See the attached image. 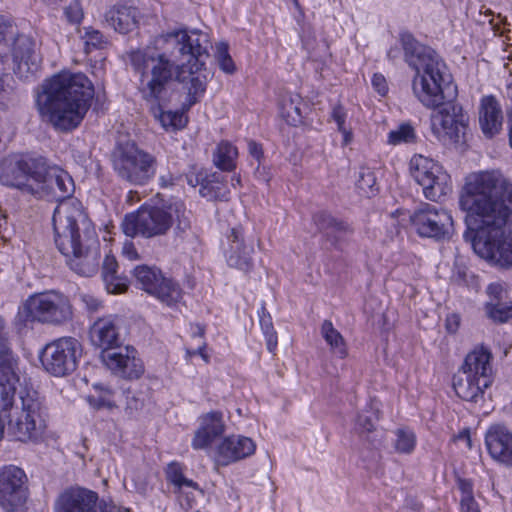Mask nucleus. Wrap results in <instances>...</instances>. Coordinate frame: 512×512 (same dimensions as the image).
Listing matches in <instances>:
<instances>
[{
	"label": "nucleus",
	"mask_w": 512,
	"mask_h": 512,
	"mask_svg": "<svg viewBox=\"0 0 512 512\" xmlns=\"http://www.w3.org/2000/svg\"><path fill=\"white\" fill-rule=\"evenodd\" d=\"M466 221L476 229L472 247L481 258L512 267V182L498 170L472 172L459 196Z\"/></svg>",
	"instance_id": "nucleus-1"
},
{
	"label": "nucleus",
	"mask_w": 512,
	"mask_h": 512,
	"mask_svg": "<svg viewBox=\"0 0 512 512\" xmlns=\"http://www.w3.org/2000/svg\"><path fill=\"white\" fill-rule=\"evenodd\" d=\"M210 47L207 33L178 30L159 36L153 46L132 51L129 58L139 77V91L143 99L152 103L162 99L174 74L187 68L189 106L195 104L206 90L209 73L200 70Z\"/></svg>",
	"instance_id": "nucleus-2"
},
{
	"label": "nucleus",
	"mask_w": 512,
	"mask_h": 512,
	"mask_svg": "<svg viewBox=\"0 0 512 512\" xmlns=\"http://www.w3.org/2000/svg\"><path fill=\"white\" fill-rule=\"evenodd\" d=\"M405 60L416 72L413 92L431 114L432 131L456 148L463 149L468 141L469 116L451 98L456 87L448 80L446 65L431 48L420 44L410 34L402 35Z\"/></svg>",
	"instance_id": "nucleus-3"
},
{
	"label": "nucleus",
	"mask_w": 512,
	"mask_h": 512,
	"mask_svg": "<svg viewBox=\"0 0 512 512\" xmlns=\"http://www.w3.org/2000/svg\"><path fill=\"white\" fill-rule=\"evenodd\" d=\"M93 95L92 83L84 74L63 72L45 82L37 104L56 128L70 130L83 120Z\"/></svg>",
	"instance_id": "nucleus-4"
},
{
	"label": "nucleus",
	"mask_w": 512,
	"mask_h": 512,
	"mask_svg": "<svg viewBox=\"0 0 512 512\" xmlns=\"http://www.w3.org/2000/svg\"><path fill=\"white\" fill-rule=\"evenodd\" d=\"M0 173L1 184L21 191L36 194L47 190L57 200L72 196L74 182L72 177L57 166H48L46 162H5Z\"/></svg>",
	"instance_id": "nucleus-5"
},
{
	"label": "nucleus",
	"mask_w": 512,
	"mask_h": 512,
	"mask_svg": "<svg viewBox=\"0 0 512 512\" xmlns=\"http://www.w3.org/2000/svg\"><path fill=\"white\" fill-rule=\"evenodd\" d=\"M185 204L180 200L171 201L162 206L142 205L136 212L125 215L121 229L131 238L142 236L153 238L165 235L177 221V227L185 230L189 227Z\"/></svg>",
	"instance_id": "nucleus-6"
},
{
	"label": "nucleus",
	"mask_w": 512,
	"mask_h": 512,
	"mask_svg": "<svg viewBox=\"0 0 512 512\" xmlns=\"http://www.w3.org/2000/svg\"><path fill=\"white\" fill-rule=\"evenodd\" d=\"M2 416L3 419L8 418V433L21 442L39 440L47 426V410L43 399L32 388L20 390L18 403L12 397V403L2 412Z\"/></svg>",
	"instance_id": "nucleus-7"
},
{
	"label": "nucleus",
	"mask_w": 512,
	"mask_h": 512,
	"mask_svg": "<svg viewBox=\"0 0 512 512\" xmlns=\"http://www.w3.org/2000/svg\"><path fill=\"white\" fill-rule=\"evenodd\" d=\"M52 222L56 247L64 256L83 247L85 229L93 227L79 208L69 204H60L55 209Z\"/></svg>",
	"instance_id": "nucleus-8"
},
{
	"label": "nucleus",
	"mask_w": 512,
	"mask_h": 512,
	"mask_svg": "<svg viewBox=\"0 0 512 512\" xmlns=\"http://www.w3.org/2000/svg\"><path fill=\"white\" fill-rule=\"evenodd\" d=\"M25 309L31 321L42 324L59 326L69 322L73 317V309L68 297L55 290L29 296Z\"/></svg>",
	"instance_id": "nucleus-9"
},
{
	"label": "nucleus",
	"mask_w": 512,
	"mask_h": 512,
	"mask_svg": "<svg viewBox=\"0 0 512 512\" xmlns=\"http://www.w3.org/2000/svg\"><path fill=\"white\" fill-rule=\"evenodd\" d=\"M81 354L82 346L76 338L61 337L42 349L40 360L46 372L63 377L76 370Z\"/></svg>",
	"instance_id": "nucleus-10"
},
{
	"label": "nucleus",
	"mask_w": 512,
	"mask_h": 512,
	"mask_svg": "<svg viewBox=\"0 0 512 512\" xmlns=\"http://www.w3.org/2000/svg\"><path fill=\"white\" fill-rule=\"evenodd\" d=\"M53 512H130V510L113 503L99 502L97 492L76 485L65 488L56 496Z\"/></svg>",
	"instance_id": "nucleus-11"
},
{
	"label": "nucleus",
	"mask_w": 512,
	"mask_h": 512,
	"mask_svg": "<svg viewBox=\"0 0 512 512\" xmlns=\"http://www.w3.org/2000/svg\"><path fill=\"white\" fill-rule=\"evenodd\" d=\"M410 222L419 236L438 241L448 239L453 232L451 214L430 203H421L410 215Z\"/></svg>",
	"instance_id": "nucleus-12"
},
{
	"label": "nucleus",
	"mask_w": 512,
	"mask_h": 512,
	"mask_svg": "<svg viewBox=\"0 0 512 512\" xmlns=\"http://www.w3.org/2000/svg\"><path fill=\"white\" fill-rule=\"evenodd\" d=\"M27 476L16 466L0 469V507L6 512H15L24 506L28 499Z\"/></svg>",
	"instance_id": "nucleus-13"
},
{
	"label": "nucleus",
	"mask_w": 512,
	"mask_h": 512,
	"mask_svg": "<svg viewBox=\"0 0 512 512\" xmlns=\"http://www.w3.org/2000/svg\"><path fill=\"white\" fill-rule=\"evenodd\" d=\"M19 383L18 357L11 348L10 331L6 321L0 316V395L7 403L10 395Z\"/></svg>",
	"instance_id": "nucleus-14"
},
{
	"label": "nucleus",
	"mask_w": 512,
	"mask_h": 512,
	"mask_svg": "<svg viewBox=\"0 0 512 512\" xmlns=\"http://www.w3.org/2000/svg\"><path fill=\"white\" fill-rule=\"evenodd\" d=\"M67 264L79 275L90 277L97 273L100 261V243L94 227H87L84 232L83 247L75 254L65 256Z\"/></svg>",
	"instance_id": "nucleus-15"
},
{
	"label": "nucleus",
	"mask_w": 512,
	"mask_h": 512,
	"mask_svg": "<svg viewBox=\"0 0 512 512\" xmlns=\"http://www.w3.org/2000/svg\"><path fill=\"white\" fill-rule=\"evenodd\" d=\"M102 361L116 376L124 379H138L144 373V365L137 351L131 346L107 350L101 354Z\"/></svg>",
	"instance_id": "nucleus-16"
},
{
	"label": "nucleus",
	"mask_w": 512,
	"mask_h": 512,
	"mask_svg": "<svg viewBox=\"0 0 512 512\" xmlns=\"http://www.w3.org/2000/svg\"><path fill=\"white\" fill-rule=\"evenodd\" d=\"M256 444L243 435H231L222 439L215 447L214 463L216 466H228L250 457L255 453Z\"/></svg>",
	"instance_id": "nucleus-17"
},
{
	"label": "nucleus",
	"mask_w": 512,
	"mask_h": 512,
	"mask_svg": "<svg viewBox=\"0 0 512 512\" xmlns=\"http://www.w3.org/2000/svg\"><path fill=\"white\" fill-rule=\"evenodd\" d=\"M485 445L492 459L512 466V431L506 426L496 424L489 427L485 434Z\"/></svg>",
	"instance_id": "nucleus-18"
},
{
	"label": "nucleus",
	"mask_w": 512,
	"mask_h": 512,
	"mask_svg": "<svg viewBox=\"0 0 512 512\" xmlns=\"http://www.w3.org/2000/svg\"><path fill=\"white\" fill-rule=\"evenodd\" d=\"M120 323L121 319L116 316H108L96 320L90 329L92 344L102 349V352L118 348L122 342Z\"/></svg>",
	"instance_id": "nucleus-19"
},
{
	"label": "nucleus",
	"mask_w": 512,
	"mask_h": 512,
	"mask_svg": "<svg viewBox=\"0 0 512 512\" xmlns=\"http://www.w3.org/2000/svg\"><path fill=\"white\" fill-rule=\"evenodd\" d=\"M415 181L423 187L426 198L435 196L434 188L441 190L447 184L449 175L444 171L439 162H420L415 167H410Z\"/></svg>",
	"instance_id": "nucleus-20"
},
{
	"label": "nucleus",
	"mask_w": 512,
	"mask_h": 512,
	"mask_svg": "<svg viewBox=\"0 0 512 512\" xmlns=\"http://www.w3.org/2000/svg\"><path fill=\"white\" fill-rule=\"evenodd\" d=\"M228 243L229 247L226 250L228 265L243 272L250 271L253 266L251 254L254 250L251 244L246 243L242 227L231 229Z\"/></svg>",
	"instance_id": "nucleus-21"
},
{
	"label": "nucleus",
	"mask_w": 512,
	"mask_h": 512,
	"mask_svg": "<svg viewBox=\"0 0 512 512\" xmlns=\"http://www.w3.org/2000/svg\"><path fill=\"white\" fill-rule=\"evenodd\" d=\"M313 221L319 231L324 233L326 240L336 249H340L342 243L354 233L350 223L337 219L325 211L314 214Z\"/></svg>",
	"instance_id": "nucleus-22"
},
{
	"label": "nucleus",
	"mask_w": 512,
	"mask_h": 512,
	"mask_svg": "<svg viewBox=\"0 0 512 512\" xmlns=\"http://www.w3.org/2000/svg\"><path fill=\"white\" fill-rule=\"evenodd\" d=\"M187 183L191 187L200 186L199 194L209 201H225L229 194L228 188L219 179L216 172L208 175L204 171L189 172L185 174Z\"/></svg>",
	"instance_id": "nucleus-23"
},
{
	"label": "nucleus",
	"mask_w": 512,
	"mask_h": 512,
	"mask_svg": "<svg viewBox=\"0 0 512 512\" xmlns=\"http://www.w3.org/2000/svg\"><path fill=\"white\" fill-rule=\"evenodd\" d=\"M489 301L486 303V313L495 322L504 323L512 318V300L508 291L500 283H492L487 288Z\"/></svg>",
	"instance_id": "nucleus-24"
},
{
	"label": "nucleus",
	"mask_w": 512,
	"mask_h": 512,
	"mask_svg": "<svg viewBox=\"0 0 512 512\" xmlns=\"http://www.w3.org/2000/svg\"><path fill=\"white\" fill-rule=\"evenodd\" d=\"M503 113L498 101L493 96L482 98L479 106V125L487 138H493L502 129Z\"/></svg>",
	"instance_id": "nucleus-25"
},
{
	"label": "nucleus",
	"mask_w": 512,
	"mask_h": 512,
	"mask_svg": "<svg viewBox=\"0 0 512 512\" xmlns=\"http://www.w3.org/2000/svg\"><path fill=\"white\" fill-rule=\"evenodd\" d=\"M492 383H485L481 377L458 371L453 378V388L458 397L465 401L477 403L483 399L484 391Z\"/></svg>",
	"instance_id": "nucleus-26"
},
{
	"label": "nucleus",
	"mask_w": 512,
	"mask_h": 512,
	"mask_svg": "<svg viewBox=\"0 0 512 512\" xmlns=\"http://www.w3.org/2000/svg\"><path fill=\"white\" fill-rule=\"evenodd\" d=\"M492 355L483 347L470 352L459 371L473 374L485 383H492Z\"/></svg>",
	"instance_id": "nucleus-27"
},
{
	"label": "nucleus",
	"mask_w": 512,
	"mask_h": 512,
	"mask_svg": "<svg viewBox=\"0 0 512 512\" xmlns=\"http://www.w3.org/2000/svg\"><path fill=\"white\" fill-rule=\"evenodd\" d=\"M140 17L139 9L128 5L113 7L107 13L108 23L122 34L133 31L138 26Z\"/></svg>",
	"instance_id": "nucleus-28"
},
{
	"label": "nucleus",
	"mask_w": 512,
	"mask_h": 512,
	"mask_svg": "<svg viewBox=\"0 0 512 512\" xmlns=\"http://www.w3.org/2000/svg\"><path fill=\"white\" fill-rule=\"evenodd\" d=\"M118 175L136 185L145 184L155 173L153 162H113Z\"/></svg>",
	"instance_id": "nucleus-29"
},
{
	"label": "nucleus",
	"mask_w": 512,
	"mask_h": 512,
	"mask_svg": "<svg viewBox=\"0 0 512 512\" xmlns=\"http://www.w3.org/2000/svg\"><path fill=\"white\" fill-rule=\"evenodd\" d=\"M118 263L113 255H106L102 265V277L109 293H123L128 288V280L117 274Z\"/></svg>",
	"instance_id": "nucleus-30"
},
{
	"label": "nucleus",
	"mask_w": 512,
	"mask_h": 512,
	"mask_svg": "<svg viewBox=\"0 0 512 512\" xmlns=\"http://www.w3.org/2000/svg\"><path fill=\"white\" fill-rule=\"evenodd\" d=\"M183 471L184 467L182 466V464L178 462L169 463L165 470L166 480L173 485L174 493H186L187 499L189 500L190 492L186 490H198L199 486L193 480L186 478L183 474Z\"/></svg>",
	"instance_id": "nucleus-31"
},
{
	"label": "nucleus",
	"mask_w": 512,
	"mask_h": 512,
	"mask_svg": "<svg viewBox=\"0 0 512 512\" xmlns=\"http://www.w3.org/2000/svg\"><path fill=\"white\" fill-rule=\"evenodd\" d=\"M134 276L137 282L141 285V288L150 295H153L157 286L164 277L159 269L147 265L135 267Z\"/></svg>",
	"instance_id": "nucleus-32"
},
{
	"label": "nucleus",
	"mask_w": 512,
	"mask_h": 512,
	"mask_svg": "<svg viewBox=\"0 0 512 512\" xmlns=\"http://www.w3.org/2000/svg\"><path fill=\"white\" fill-rule=\"evenodd\" d=\"M153 296L167 306H174L182 299V289L173 279L163 277Z\"/></svg>",
	"instance_id": "nucleus-33"
},
{
	"label": "nucleus",
	"mask_w": 512,
	"mask_h": 512,
	"mask_svg": "<svg viewBox=\"0 0 512 512\" xmlns=\"http://www.w3.org/2000/svg\"><path fill=\"white\" fill-rule=\"evenodd\" d=\"M321 335L330 346L331 351L344 358L347 355L346 343L341 333L336 330L330 320H324L321 325Z\"/></svg>",
	"instance_id": "nucleus-34"
},
{
	"label": "nucleus",
	"mask_w": 512,
	"mask_h": 512,
	"mask_svg": "<svg viewBox=\"0 0 512 512\" xmlns=\"http://www.w3.org/2000/svg\"><path fill=\"white\" fill-rule=\"evenodd\" d=\"M163 99L164 97L154 103L148 102L150 104V109L154 117L156 119H159L163 127H172L175 129L181 128L185 124L184 115L178 112L163 111Z\"/></svg>",
	"instance_id": "nucleus-35"
},
{
	"label": "nucleus",
	"mask_w": 512,
	"mask_h": 512,
	"mask_svg": "<svg viewBox=\"0 0 512 512\" xmlns=\"http://www.w3.org/2000/svg\"><path fill=\"white\" fill-rule=\"evenodd\" d=\"M301 97L297 94H290L283 97L280 110L282 117L291 125H297L301 122Z\"/></svg>",
	"instance_id": "nucleus-36"
},
{
	"label": "nucleus",
	"mask_w": 512,
	"mask_h": 512,
	"mask_svg": "<svg viewBox=\"0 0 512 512\" xmlns=\"http://www.w3.org/2000/svg\"><path fill=\"white\" fill-rule=\"evenodd\" d=\"M93 388L97 394L88 396V402L91 406L97 409H112L116 407L113 399L114 391L109 386L102 383H96L93 385Z\"/></svg>",
	"instance_id": "nucleus-37"
},
{
	"label": "nucleus",
	"mask_w": 512,
	"mask_h": 512,
	"mask_svg": "<svg viewBox=\"0 0 512 512\" xmlns=\"http://www.w3.org/2000/svg\"><path fill=\"white\" fill-rule=\"evenodd\" d=\"M416 140L414 127L409 123H402L388 134V143L399 145L402 143H413Z\"/></svg>",
	"instance_id": "nucleus-38"
},
{
	"label": "nucleus",
	"mask_w": 512,
	"mask_h": 512,
	"mask_svg": "<svg viewBox=\"0 0 512 512\" xmlns=\"http://www.w3.org/2000/svg\"><path fill=\"white\" fill-rule=\"evenodd\" d=\"M145 157L132 141L119 143L113 152L114 160H144Z\"/></svg>",
	"instance_id": "nucleus-39"
},
{
	"label": "nucleus",
	"mask_w": 512,
	"mask_h": 512,
	"mask_svg": "<svg viewBox=\"0 0 512 512\" xmlns=\"http://www.w3.org/2000/svg\"><path fill=\"white\" fill-rule=\"evenodd\" d=\"M395 435L396 439L394 447L396 451L399 453L410 454L415 448V434L411 430L401 428L396 430Z\"/></svg>",
	"instance_id": "nucleus-40"
},
{
	"label": "nucleus",
	"mask_w": 512,
	"mask_h": 512,
	"mask_svg": "<svg viewBox=\"0 0 512 512\" xmlns=\"http://www.w3.org/2000/svg\"><path fill=\"white\" fill-rule=\"evenodd\" d=\"M84 44V50L88 54L94 49L101 48L104 44L103 35L100 31L91 27H83L78 30Z\"/></svg>",
	"instance_id": "nucleus-41"
},
{
	"label": "nucleus",
	"mask_w": 512,
	"mask_h": 512,
	"mask_svg": "<svg viewBox=\"0 0 512 512\" xmlns=\"http://www.w3.org/2000/svg\"><path fill=\"white\" fill-rule=\"evenodd\" d=\"M378 420L377 411L367 410L357 416L355 423L356 431L361 435L370 434L375 430V421Z\"/></svg>",
	"instance_id": "nucleus-42"
},
{
	"label": "nucleus",
	"mask_w": 512,
	"mask_h": 512,
	"mask_svg": "<svg viewBox=\"0 0 512 512\" xmlns=\"http://www.w3.org/2000/svg\"><path fill=\"white\" fill-rule=\"evenodd\" d=\"M201 427L215 438L220 436L225 430L222 414L219 412L208 413L202 418Z\"/></svg>",
	"instance_id": "nucleus-43"
},
{
	"label": "nucleus",
	"mask_w": 512,
	"mask_h": 512,
	"mask_svg": "<svg viewBox=\"0 0 512 512\" xmlns=\"http://www.w3.org/2000/svg\"><path fill=\"white\" fill-rule=\"evenodd\" d=\"M40 67V57L31 49H26L24 53L21 54L20 60L18 63V69L20 72L25 70L27 73L34 74L38 71Z\"/></svg>",
	"instance_id": "nucleus-44"
},
{
	"label": "nucleus",
	"mask_w": 512,
	"mask_h": 512,
	"mask_svg": "<svg viewBox=\"0 0 512 512\" xmlns=\"http://www.w3.org/2000/svg\"><path fill=\"white\" fill-rule=\"evenodd\" d=\"M358 189L369 196L374 193V187L376 186V177L372 171L368 168L362 167L359 171L358 179L356 182Z\"/></svg>",
	"instance_id": "nucleus-45"
},
{
	"label": "nucleus",
	"mask_w": 512,
	"mask_h": 512,
	"mask_svg": "<svg viewBox=\"0 0 512 512\" xmlns=\"http://www.w3.org/2000/svg\"><path fill=\"white\" fill-rule=\"evenodd\" d=\"M217 59L221 70L227 74H232L235 72L236 67L228 54V45L225 43H219L217 45Z\"/></svg>",
	"instance_id": "nucleus-46"
},
{
	"label": "nucleus",
	"mask_w": 512,
	"mask_h": 512,
	"mask_svg": "<svg viewBox=\"0 0 512 512\" xmlns=\"http://www.w3.org/2000/svg\"><path fill=\"white\" fill-rule=\"evenodd\" d=\"M261 329L266 338V345L269 352L273 353L277 347V334L274 331L273 324L271 322L270 316L261 317L260 319Z\"/></svg>",
	"instance_id": "nucleus-47"
},
{
	"label": "nucleus",
	"mask_w": 512,
	"mask_h": 512,
	"mask_svg": "<svg viewBox=\"0 0 512 512\" xmlns=\"http://www.w3.org/2000/svg\"><path fill=\"white\" fill-rule=\"evenodd\" d=\"M217 160H235L238 157L237 148L228 141L220 142L214 152Z\"/></svg>",
	"instance_id": "nucleus-48"
},
{
	"label": "nucleus",
	"mask_w": 512,
	"mask_h": 512,
	"mask_svg": "<svg viewBox=\"0 0 512 512\" xmlns=\"http://www.w3.org/2000/svg\"><path fill=\"white\" fill-rule=\"evenodd\" d=\"M215 439L209 432H207L204 428L200 427L194 435L192 440V447L194 449H204L207 448Z\"/></svg>",
	"instance_id": "nucleus-49"
},
{
	"label": "nucleus",
	"mask_w": 512,
	"mask_h": 512,
	"mask_svg": "<svg viewBox=\"0 0 512 512\" xmlns=\"http://www.w3.org/2000/svg\"><path fill=\"white\" fill-rule=\"evenodd\" d=\"M131 487L134 489L135 492L141 495H145L149 487V481L146 473H135L131 479Z\"/></svg>",
	"instance_id": "nucleus-50"
},
{
	"label": "nucleus",
	"mask_w": 512,
	"mask_h": 512,
	"mask_svg": "<svg viewBox=\"0 0 512 512\" xmlns=\"http://www.w3.org/2000/svg\"><path fill=\"white\" fill-rule=\"evenodd\" d=\"M65 15L71 23H79L83 17V12L78 3H72L65 9Z\"/></svg>",
	"instance_id": "nucleus-51"
},
{
	"label": "nucleus",
	"mask_w": 512,
	"mask_h": 512,
	"mask_svg": "<svg viewBox=\"0 0 512 512\" xmlns=\"http://www.w3.org/2000/svg\"><path fill=\"white\" fill-rule=\"evenodd\" d=\"M372 86L381 96H385L388 91L386 79L381 74H374L372 77Z\"/></svg>",
	"instance_id": "nucleus-52"
},
{
	"label": "nucleus",
	"mask_w": 512,
	"mask_h": 512,
	"mask_svg": "<svg viewBox=\"0 0 512 512\" xmlns=\"http://www.w3.org/2000/svg\"><path fill=\"white\" fill-rule=\"evenodd\" d=\"M127 405L126 410L129 412V414H133L135 411H138L143 406V401L137 397L136 395H131L130 392H128L127 395Z\"/></svg>",
	"instance_id": "nucleus-53"
},
{
	"label": "nucleus",
	"mask_w": 512,
	"mask_h": 512,
	"mask_svg": "<svg viewBox=\"0 0 512 512\" xmlns=\"http://www.w3.org/2000/svg\"><path fill=\"white\" fill-rule=\"evenodd\" d=\"M460 506L462 512H480L473 496L461 498Z\"/></svg>",
	"instance_id": "nucleus-54"
},
{
	"label": "nucleus",
	"mask_w": 512,
	"mask_h": 512,
	"mask_svg": "<svg viewBox=\"0 0 512 512\" xmlns=\"http://www.w3.org/2000/svg\"><path fill=\"white\" fill-rule=\"evenodd\" d=\"M183 177L178 172L169 171L167 174L160 176V183L162 187H168L174 185L176 181H179Z\"/></svg>",
	"instance_id": "nucleus-55"
},
{
	"label": "nucleus",
	"mask_w": 512,
	"mask_h": 512,
	"mask_svg": "<svg viewBox=\"0 0 512 512\" xmlns=\"http://www.w3.org/2000/svg\"><path fill=\"white\" fill-rule=\"evenodd\" d=\"M333 120L337 123L338 129H342L345 123L346 113L341 105H336L331 113Z\"/></svg>",
	"instance_id": "nucleus-56"
},
{
	"label": "nucleus",
	"mask_w": 512,
	"mask_h": 512,
	"mask_svg": "<svg viewBox=\"0 0 512 512\" xmlns=\"http://www.w3.org/2000/svg\"><path fill=\"white\" fill-rule=\"evenodd\" d=\"M122 254L129 260L139 259V254L131 241H125L122 247Z\"/></svg>",
	"instance_id": "nucleus-57"
},
{
	"label": "nucleus",
	"mask_w": 512,
	"mask_h": 512,
	"mask_svg": "<svg viewBox=\"0 0 512 512\" xmlns=\"http://www.w3.org/2000/svg\"><path fill=\"white\" fill-rule=\"evenodd\" d=\"M247 147H248L249 155L252 158L259 160L260 158L263 157V149L260 144L256 143L253 140H250V141H248Z\"/></svg>",
	"instance_id": "nucleus-58"
},
{
	"label": "nucleus",
	"mask_w": 512,
	"mask_h": 512,
	"mask_svg": "<svg viewBox=\"0 0 512 512\" xmlns=\"http://www.w3.org/2000/svg\"><path fill=\"white\" fill-rule=\"evenodd\" d=\"M81 300L90 311H97L100 307V301L88 294L81 295Z\"/></svg>",
	"instance_id": "nucleus-59"
},
{
	"label": "nucleus",
	"mask_w": 512,
	"mask_h": 512,
	"mask_svg": "<svg viewBox=\"0 0 512 512\" xmlns=\"http://www.w3.org/2000/svg\"><path fill=\"white\" fill-rule=\"evenodd\" d=\"M459 488L462 493L461 498H466L467 496H473L472 494V484L470 481L462 479L459 481Z\"/></svg>",
	"instance_id": "nucleus-60"
},
{
	"label": "nucleus",
	"mask_w": 512,
	"mask_h": 512,
	"mask_svg": "<svg viewBox=\"0 0 512 512\" xmlns=\"http://www.w3.org/2000/svg\"><path fill=\"white\" fill-rule=\"evenodd\" d=\"M455 440H463L466 442L467 444V447L469 449L472 448V440H471V436H470V431L468 429H464L462 431H460L456 436H455Z\"/></svg>",
	"instance_id": "nucleus-61"
},
{
	"label": "nucleus",
	"mask_w": 512,
	"mask_h": 512,
	"mask_svg": "<svg viewBox=\"0 0 512 512\" xmlns=\"http://www.w3.org/2000/svg\"><path fill=\"white\" fill-rule=\"evenodd\" d=\"M459 325V319L456 315L447 318L446 327L449 332H455Z\"/></svg>",
	"instance_id": "nucleus-62"
},
{
	"label": "nucleus",
	"mask_w": 512,
	"mask_h": 512,
	"mask_svg": "<svg viewBox=\"0 0 512 512\" xmlns=\"http://www.w3.org/2000/svg\"><path fill=\"white\" fill-rule=\"evenodd\" d=\"M215 166L221 171H233L236 168V162H214Z\"/></svg>",
	"instance_id": "nucleus-63"
},
{
	"label": "nucleus",
	"mask_w": 512,
	"mask_h": 512,
	"mask_svg": "<svg viewBox=\"0 0 512 512\" xmlns=\"http://www.w3.org/2000/svg\"><path fill=\"white\" fill-rule=\"evenodd\" d=\"M266 166L261 165V162H258V165L255 169V173L259 178H262L263 180L268 181L269 177L265 174Z\"/></svg>",
	"instance_id": "nucleus-64"
}]
</instances>
